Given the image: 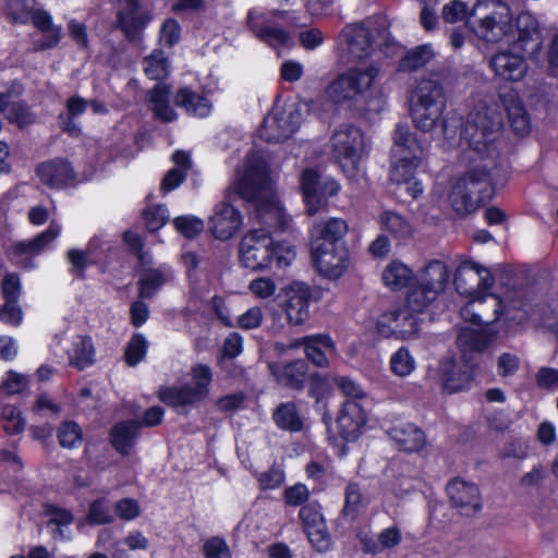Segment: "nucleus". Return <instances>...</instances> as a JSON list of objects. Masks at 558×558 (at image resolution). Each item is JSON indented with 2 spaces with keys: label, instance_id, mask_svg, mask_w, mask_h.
<instances>
[{
  "label": "nucleus",
  "instance_id": "f03ea898",
  "mask_svg": "<svg viewBox=\"0 0 558 558\" xmlns=\"http://www.w3.org/2000/svg\"><path fill=\"white\" fill-rule=\"evenodd\" d=\"M348 231L349 226L341 218L320 220L311 229V258L320 276L338 279L347 271L350 264V251L344 236Z\"/></svg>",
  "mask_w": 558,
  "mask_h": 558
},
{
  "label": "nucleus",
  "instance_id": "412c9836",
  "mask_svg": "<svg viewBox=\"0 0 558 558\" xmlns=\"http://www.w3.org/2000/svg\"><path fill=\"white\" fill-rule=\"evenodd\" d=\"M474 365L449 359L440 364V380L444 391L456 393L466 390L474 380Z\"/></svg>",
  "mask_w": 558,
  "mask_h": 558
},
{
  "label": "nucleus",
  "instance_id": "dca6fc26",
  "mask_svg": "<svg viewBox=\"0 0 558 558\" xmlns=\"http://www.w3.org/2000/svg\"><path fill=\"white\" fill-rule=\"evenodd\" d=\"M366 423L367 415L364 408L355 400H347L342 403L336 418L337 434L347 442L356 441Z\"/></svg>",
  "mask_w": 558,
  "mask_h": 558
},
{
  "label": "nucleus",
  "instance_id": "3c124183",
  "mask_svg": "<svg viewBox=\"0 0 558 558\" xmlns=\"http://www.w3.org/2000/svg\"><path fill=\"white\" fill-rule=\"evenodd\" d=\"M191 374L193 379L192 389L203 401L209 395V387L213 381L211 368L206 364L198 363L192 367Z\"/></svg>",
  "mask_w": 558,
  "mask_h": 558
},
{
  "label": "nucleus",
  "instance_id": "c85d7f7f",
  "mask_svg": "<svg viewBox=\"0 0 558 558\" xmlns=\"http://www.w3.org/2000/svg\"><path fill=\"white\" fill-rule=\"evenodd\" d=\"M343 35L350 53L355 58L364 59L372 54L374 36L363 23L348 25Z\"/></svg>",
  "mask_w": 558,
  "mask_h": 558
},
{
  "label": "nucleus",
  "instance_id": "aec40b11",
  "mask_svg": "<svg viewBox=\"0 0 558 558\" xmlns=\"http://www.w3.org/2000/svg\"><path fill=\"white\" fill-rule=\"evenodd\" d=\"M290 348L303 347L308 361L317 368L329 367V355L336 354L337 348L333 339L329 333H315L304 336L300 339L294 340Z\"/></svg>",
  "mask_w": 558,
  "mask_h": 558
},
{
  "label": "nucleus",
  "instance_id": "5fc2aeb1",
  "mask_svg": "<svg viewBox=\"0 0 558 558\" xmlns=\"http://www.w3.org/2000/svg\"><path fill=\"white\" fill-rule=\"evenodd\" d=\"M95 363V348L92 338L88 336L82 337L81 342L74 350L73 364L78 371L92 366Z\"/></svg>",
  "mask_w": 558,
  "mask_h": 558
},
{
  "label": "nucleus",
  "instance_id": "4d7b16f0",
  "mask_svg": "<svg viewBox=\"0 0 558 558\" xmlns=\"http://www.w3.org/2000/svg\"><path fill=\"white\" fill-rule=\"evenodd\" d=\"M362 499L360 486L356 483H350L345 487L344 506L342 509L343 517L355 520L361 510Z\"/></svg>",
  "mask_w": 558,
  "mask_h": 558
},
{
  "label": "nucleus",
  "instance_id": "37998d69",
  "mask_svg": "<svg viewBox=\"0 0 558 558\" xmlns=\"http://www.w3.org/2000/svg\"><path fill=\"white\" fill-rule=\"evenodd\" d=\"M255 208V217L260 223L269 225L268 219H274L275 225L282 227L284 222L283 210L280 204L270 196L260 195L252 202Z\"/></svg>",
  "mask_w": 558,
  "mask_h": 558
},
{
  "label": "nucleus",
  "instance_id": "774afa93",
  "mask_svg": "<svg viewBox=\"0 0 558 558\" xmlns=\"http://www.w3.org/2000/svg\"><path fill=\"white\" fill-rule=\"evenodd\" d=\"M310 490L303 483L289 486L283 492V500L290 507H303L310 499Z\"/></svg>",
  "mask_w": 558,
  "mask_h": 558
},
{
  "label": "nucleus",
  "instance_id": "a18cd8bd",
  "mask_svg": "<svg viewBox=\"0 0 558 558\" xmlns=\"http://www.w3.org/2000/svg\"><path fill=\"white\" fill-rule=\"evenodd\" d=\"M86 521L92 526L113 523L114 515L111 512L109 499L106 497L94 499L88 506Z\"/></svg>",
  "mask_w": 558,
  "mask_h": 558
},
{
  "label": "nucleus",
  "instance_id": "2f4dec72",
  "mask_svg": "<svg viewBox=\"0 0 558 558\" xmlns=\"http://www.w3.org/2000/svg\"><path fill=\"white\" fill-rule=\"evenodd\" d=\"M381 279L384 286L395 292L410 288L416 281L414 271L399 259L391 260L385 267Z\"/></svg>",
  "mask_w": 558,
  "mask_h": 558
},
{
  "label": "nucleus",
  "instance_id": "bf43d9fd",
  "mask_svg": "<svg viewBox=\"0 0 558 558\" xmlns=\"http://www.w3.org/2000/svg\"><path fill=\"white\" fill-rule=\"evenodd\" d=\"M173 225L177 231L186 239H195L204 231V221L194 216H179L174 218Z\"/></svg>",
  "mask_w": 558,
  "mask_h": 558
},
{
  "label": "nucleus",
  "instance_id": "58836bf2",
  "mask_svg": "<svg viewBox=\"0 0 558 558\" xmlns=\"http://www.w3.org/2000/svg\"><path fill=\"white\" fill-rule=\"evenodd\" d=\"M143 68L147 78L162 82L170 75L169 57L162 49L156 48L143 59Z\"/></svg>",
  "mask_w": 558,
  "mask_h": 558
},
{
  "label": "nucleus",
  "instance_id": "7c9ffc66",
  "mask_svg": "<svg viewBox=\"0 0 558 558\" xmlns=\"http://www.w3.org/2000/svg\"><path fill=\"white\" fill-rule=\"evenodd\" d=\"M389 435L399 445V449L405 452H418L426 445L425 433L411 423L393 426Z\"/></svg>",
  "mask_w": 558,
  "mask_h": 558
},
{
  "label": "nucleus",
  "instance_id": "4468645a",
  "mask_svg": "<svg viewBox=\"0 0 558 558\" xmlns=\"http://www.w3.org/2000/svg\"><path fill=\"white\" fill-rule=\"evenodd\" d=\"M312 291L305 283H295L284 290L280 307L290 326H301L310 318Z\"/></svg>",
  "mask_w": 558,
  "mask_h": 558
},
{
  "label": "nucleus",
  "instance_id": "de8ad7c7",
  "mask_svg": "<svg viewBox=\"0 0 558 558\" xmlns=\"http://www.w3.org/2000/svg\"><path fill=\"white\" fill-rule=\"evenodd\" d=\"M148 351V341L141 332L134 333L124 349V362L129 366L138 365L146 356Z\"/></svg>",
  "mask_w": 558,
  "mask_h": 558
},
{
  "label": "nucleus",
  "instance_id": "a211bd4d",
  "mask_svg": "<svg viewBox=\"0 0 558 558\" xmlns=\"http://www.w3.org/2000/svg\"><path fill=\"white\" fill-rule=\"evenodd\" d=\"M498 96L513 133L519 136L527 135L531 119L519 92L513 87H500Z\"/></svg>",
  "mask_w": 558,
  "mask_h": 558
},
{
  "label": "nucleus",
  "instance_id": "680f3d73",
  "mask_svg": "<svg viewBox=\"0 0 558 558\" xmlns=\"http://www.w3.org/2000/svg\"><path fill=\"white\" fill-rule=\"evenodd\" d=\"M256 478L260 490H274L283 484L286 474L283 470L272 464L267 471L257 473Z\"/></svg>",
  "mask_w": 558,
  "mask_h": 558
},
{
  "label": "nucleus",
  "instance_id": "6e6552de",
  "mask_svg": "<svg viewBox=\"0 0 558 558\" xmlns=\"http://www.w3.org/2000/svg\"><path fill=\"white\" fill-rule=\"evenodd\" d=\"M501 122L486 111L470 114L462 131L469 147L478 154H488L500 131Z\"/></svg>",
  "mask_w": 558,
  "mask_h": 558
},
{
  "label": "nucleus",
  "instance_id": "13d9d810",
  "mask_svg": "<svg viewBox=\"0 0 558 558\" xmlns=\"http://www.w3.org/2000/svg\"><path fill=\"white\" fill-rule=\"evenodd\" d=\"M299 519L302 523L303 531L312 527L323 526L326 522L322 513V508L317 501L307 502L301 507L299 511Z\"/></svg>",
  "mask_w": 558,
  "mask_h": 558
},
{
  "label": "nucleus",
  "instance_id": "b1692460",
  "mask_svg": "<svg viewBox=\"0 0 558 558\" xmlns=\"http://www.w3.org/2000/svg\"><path fill=\"white\" fill-rule=\"evenodd\" d=\"M142 432L136 418L116 422L108 433V441L121 457H130L137 446Z\"/></svg>",
  "mask_w": 558,
  "mask_h": 558
},
{
  "label": "nucleus",
  "instance_id": "1a4fd4ad",
  "mask_svg": "<svg viewBox=\"0 0 558 558\" xmlns=\"http://www.w3.org/2000/svg\"><path fill=\"white\" fill-rule=\"evenodd\" d=\"M267 368L274 381L286 390L301 392L307 385L310 367L303 359L269 361Z\"/></svg>",
  "mask_w": 558,
  "mask_h": 558
},
{
  "label": "nucleus",
  "instance_id": "09e8293b",
  "mask_svg": "<svg viewBox=\"0 0 558 558\" xmlns=\"http://www.w3.org/2000/svg\"><path fill=\"white\" fill-rule=\"evenodd\" d=\"M5 111V119L19 129H24L35 122V117L24 100L9 102Z\"/></svg>",
  "mask_w": 558,
  "mask_h": 558
},
{
  "label": "nucleus",
  "instance_id": "bb28decb",
  "mask_svg": "<svg viewBox=\"0 0 558 558\" xmlns=\"http://www.w3.org/2000/svg\"><path fill=\"white\" fill-rule=\"evenodd\" d=\"M460 179L483 205L490 202L496 194L490 170L485 166L469 169Z\"/></svg>",
  "mask_w": 558,
  "mask_h": 558
},
{
  "label": "nucleus",
  "instance_id": "39448f33",
  "mask_svg": "<svg viewBox=\"0 0 558 558\" xmlns=\"http://www.w3.org/2000/svg\"><path fill=\"white\" fill-rule=\"evenodd\" d=\"M411 116L416 129L428 132L441 120L446 108V94L441 83L421 80L411 94Z\"/></svg>",
  "mask_w": 558,
  "mask_h": 558
},
{
  "label": "nucleus",
  "instance_id": "6e6d98bb",
  "mask_svg": "<svg viewBox=\"0 0 558 558\" xmlns=\"http://www.w3.org/2000/svg\"><path fill=\"white\" fill-rule=\"evenodd\" d=\"M415 368V362L405 347L399 348L390 357V369L393 374L404 377Z\"/></svg>",
  "mask_w": 558,
  "mask_h": 558
},
{
  "label": "nucleus",
  "instance_id": "052dcab7",
  "mask_svg": "<svg viewBox=\"0 0 558 558\" xmlns=\"http://www.w3.org/2000/svg\"><path fill=\"white\" fill-rule=\"evenodd\" d=\"M304 533L306 534L310 544L316 551L326 553L331 549L332 538L328 532L326 522L323 526L305 530Z\"/></svg>",
  "mask_w": 558,
  "mask_h": 558
},
{
  "label": "nucleus",
  "instance_id": "72a5a7b5",
  "mask_svg": "<svg viewBox=\"0 0 558 558\" xmlns=\"http://www.w3.org/2000/svg\"><path fill=\"white\" fill-rule=\"evenodd\" d=\"M496 339L497 332L490 328H465L459 332L457 341L463 352L470 350L472 352L483 353Z\"/></svg>",
  "mask_w": 558,
  "mask_h": 558
},
{
  "label": "nucleus",
  "instance_id": "4be33fe9",
  "mask_svg": "<svg viewBox=\"0 0 558 558\" xmlns=\"http://www.w3.org/2000/svg\"><path fill=\"white\" fill-rule=\"evenodd\" d=\"M268 22L266 14L255 9H251L247 13V28L259 41L272 48L287 47L290 41L289 33L283 28L268 25Z\"/></svg>",
  "mask_w": 558,
  "mask_h": 558
},
{
  "label": "nucleus",
  "instance_id": "ddd939ff",
  "mask_svg": "<svg viewBox=\"0 0 558 558\" xmlns=\"http://www.w3.org/2000/svg\"><path fill=\"white\" fill-rule=\"evenodd\" d=\"M117 12V26L129 41H135L153 21V12L144 10L141 0H123Z\"/></svg>",
  "mask_w": 558,
  "mask_h": 558
},
{
  "label": "nucleus",
  "instance_id": "79ce46f5",
  "mask_svg": "<svg viewBox=\"0 0 558 558\" xmlns=\"http://www.w3.org/2000/svg\"><path fill=\"white\" fill-rule=\"evenodd\" d=\"M438 295L437 290L416 279L407 294V303L412 310L420 314L423 313Z\"/></svg>",
  "mask_w": 558,
  "mask_h": 558
},
{
  "label": "nucleus",
  "instance_id": "e433bc0d",
  "mask_svg": "<svg viewBox=\"0 0 558 558\" xmlns=\"http://www.w3.org/2000/svg\"><path fill=\"white\" fill-rule=\"evenodd\" d=\"M272 421L279 429L298 433L304 427V422L293 401L280 403L272 412Z\"/></svg>",
  "mask_w": 558,
  "mask_h": 558
},
{
  "label": "nucleus",
  "instance_id": "8fccbe9b",
  "mask_svg": "<svg viewBox=\"0 0 558 558\" xmlns=\"http://www.w3.org/2000/svg\"><path fill=\"white\" fill-rule=\"evenodd\" d=\"M3 430L8 435H19L25 429V418L22 411L13 404H4L1 409Z\"/></svg>",
  "mask_w": 558,
  "mask_h": 558
},
{
  "label": "nucleus",
  "instance_id": "f8f14e48",
  "mask_svg": "<svg viewBox=\"0 0 558 558\" xmlns=\"http://www.w3.org/2000/svg\"><path fill=\"white\" fill-rule=\"evenodd\" d=\"M446 493L451 506L461 515L473 517L483 508L478 486L459 476L449 481L446 486Z\"/></svg>",
  "mask_w": 558,
  "mask_h": 558
},
{
  "label": "nucleus",
  "instance_id": "338daca9",
  "mask_svg": "<svg viewBox=\"0 0 558 558\" xmlns=\"http://www.w3.org/2000/svg\"><path fill=\"white\" fill-rule=\"evenodd\" d=\"M22 293L21 277L17 272H8L1 281V294L8 302H19Z\"/></svg>",
  "mask_w": 558,
  "mask_h": 558
},
{
  "label": "nucleus",
  "instance_id": "f257e3e1",
  "mask_svg": "<svg viewBox=\"0 0 558 558\" xmlns=\"http://www.w3.org/2000/svg\"><path fill=\"white\" fill-rule=\"evenodd\" d=\"M378 75L379 68L375 64L351 66L329 82L326 96L336 106H348L354 118L368 119L380 113L386 105L384 95L371 89Z\"/></svg>",
  "mask_w": 558,
  "mask_h": 558
},
{
  "label": "nucleus",
  "instance_id": "2eb2a0df",
  "mask_svg": "<svg viewBox=\"0 0 558 558\" xmlns=\"http://www.w3.org/2000/svg\"><path fill=\"white\" fill-rule=\"evenodd\" d=\"M421 162V154L403 155L390 170L391 182L398 185L399 191L403 189L412 199L418 198L424 192L422 182L415 178Z\"/></svg>",
  "mask_w": 558,
  "mask_h": 558
},
{
  "label": "nucleus",
  "instance_id": "a19ab883",
  "mask_svg": "<svg viewBox=\"0 0 558 558\" xmlns=\"http://www.w3.org/2000/svg\"><path fill=\"white\" fill-rule=\"evenodd\" d=\"M167 278L158 268H145L137 281L138 296L142 300L153 299L166 284Z\"/></svg>",
  "mask_w": 558,
  "mask_h": 558
},
{
  "label": "nucleus",
  "instance_id": "f704fd0d",
  "mask_svg": "<svg viewBox=\"0 0 558 558\" xmlns=\"http://www.w3.org/2000/svg\"><path fill=\"white\" fill-rule=\"evenodd\" d=\"M448 198L452 210L460 217H465L483 206L478 198L473 196L461 179L452 186Z\"/></svg>",
  "mask_w": 558,
  "mask_h": 558
},
{
  "label": "nucleus",
  "instance_id": "9b49d317",
  "mask_svg": "<svg viewBox=\"0 0 558 558\" xmlns=\"http://www.w3.org/2000/svg\"><path fill=\"white\" fill-rule=\"evenodd\" d=\"M452 283L458 294L472 296L477 288L489 289L494 284V278L489 270L481 264L465 259L459 264Z\"/></svg>",
  "mask_w": 558,
  "mask_h": 558
},
{
  "label": "nucleus",
  "instance_id": "69168bd1",
  "mask_svg": "<svg viewBox=\"0 0 558 558\" xmlns=\"http://www.w3.org/2000/svg\"><path fill=\"white\" fill-rule=\"evenodd\" d=\"M307 384L308 397L315 399L317 403L320 402L330 391L328 377L318 372H308Z\"/></svg>",
  "mask_w": 558,
  "mask_h": 558
},
{
  "label": "nucleus",
  "instance_id": "e2e57ef3",
  "mask_svg": "<svg viewBox=\"0 0 558 558\" xmlns=\"http://www.w3.org/2000/svg\"><path fill=\"white\" fill-rule=\"evenodd\" d=\"M204 558H232L227 541L221 536H211L202 546Z\"/></svg>",
  "mask_w": 558,
  "mask_h": 558
},
{
  "label": "nucleus",
  "instance_id": "864d4df0",
  "mask_svg": "<svg viewBox=\"0 0 558 558\" xmlns=\"http://www.w3.org/2000/svg\"><path fill=\"white\" fill-rule=\"evenodd\" d=\"M393 143L402 153L422 154V148L408 125L398 123L393 131Z\"/></svg>",
  "mask_w": 558,
  "mask_h": 558
},
{
  "label": "nucleus",
  "instance_id": "423d86ee",
  "mask_svg": "<svg viewBox=\"0 0 558 558\" xmlns=\"http://www.w3.org/2000/svg\"><path fill=\"white\" fill-rule=\"evenodd\" d=\"M331 147L343 172L348 177H354L364 149L363 131L352 123L341 124L331 136Z\"/></svg>",
  "mask_w": 558,
  "mask_h": 558
},
{
  "label": "nucleus",
  "instance_id": "c756f323",
  "mask_svg": "<svg viewBox=\"0 0 558 558\" xmlns=\"http://www.w3.org/2000/svg\"><path fill=\"white\" fill-rule=\"evenodd\" d=\"M60 234V227L50 223L49 227L43 232L38 233L29 241H19L11 250L14 257H22L24 255H39L48 245L56 240Z\"/></svg>",
  "mask_w": 558,
  "mask_h": 558
},
{
  "label": "nucleus",
  "instance_id": "393cba45",
  "mask_svg": "<svg viewBox=\"0 0 558 558\" xmlns=\"http://www.w3.org/2000/svg\"><path fill=\"white\" fill-rule=\"evenodd\" d=\"M36 174L44 185L58 190L71 185L76 179L72 163L65 159H52L39 163Z\"/></svg>",
  "mask_w": 558,
  "mask_h": 558
},
{
  "label": "nucleus",
  "instance_id": "cd10ccee",
  "mask_svg": "<svg viewBox=\"0 0 558 558\" xmlns=\"http://www.w3.org/2000/svg\"><path fill=\"white\" fill-rule=\"evenodd\" d=\"M157 398L160 402L174 410L191 408L202 401L189 383L160 386L157 391Z\"/></svg>",
  "mask_w": 558,
  "mask_h": 558
},
{
  "label": "nucleus",
  "instance_id": "a878e982",
  "mask_svg": "<svg viewBox=\"0 0 558 558\" xmlns=\"http://www.w3.org/2000/svg\"><path fill=\"white\" fill-rule=\"evenodd\" d=\"M36 29L43 33V38L33 43L36 52L56 48L62 39V26L54 25L52 16L44 9H34L31 21Z\"/></svg>",
  "mask_w": 558,
  "mask_h": 558
},
{
  "label": "nucleus",
  "instance_id": "4c0bfd02",
  "mask_svg": "<svg viewBox=\"0 0 558 558\" xmlns=\"http://www.w3.org/2000/svg\"><path fill=\"white\" fill-rule=\"evenodd\" d=\"M451 280V269L447 263L439 259L428 262L422 275V282L430 286L440 294L449 286Z\"/></svg>",
  "mask_w": 558,
  "mask_h": 558
},
{
  "label": "nucleus",
  "instance_id": "603ef678",
  "mask_svg": "<svg viewBox=\"0 0 558 558\" xmlns=\"http://www.w3.org/2000/svg\"><path fill=\"white\" fill-rule=\"evenodd\" d=\"M65 258L70 264L69 272L75 279L85 280L86 270L90 265L89 254L80 248H70L66 252Z\"/></svg>",
  "mask_w": 558,
  "mask_h": 558
},
{
  "label": "nucleus",
  "instance_id": "7ed1b4c3",
  "mask_svg": "<svg viewBox=\"0 0 558 558\" xmlns=\"http://www.w3.org/2000/svg\"><path fill=\"white\" fill-rule=\"evenodd\" d=\"M482 37L492 43H498L518 33L513 46L521 52L529 51V45L534 43L532 50L541 46V29L537 19L530 12H521L513 21L511 10L507 4H500L497 11L485 15L478 25Z\"/></svg>",
  "mask_w": 558,
  "mask_h": 558
},
{
  "label": "nucleus",
  "instance_id": "49530a36",
  "mask_svg": "<svg viewBox=\"0 0 558 558\" xmlns=\"http://www.w3.org/2000/svg\"><path fill=\"white\" fill-rule=\"evenodd\" d=\"M35 0H5V16L13 25H26L31 21Z\"/></svg>",
  "mask_w": 558,
  "mask_h": 558
},
{
  "label": "nucleus",
  "instance_id": "9d476101",
  "mask_svg": "<svg viewBox=\"0 0 558 558\" xmlns=\"http://www.w3.org/2000/svg\"><path fill=\"white\" fill-rule=\"evenodd\" d=\"M417 314L408 303L390 310L384 313L381 319L378 320V331L386 337L395 336L399 339H408L420 330Z\"/></svg>",
  "mask_w": 558,
  "mask_h": 558
},
{
  "label": "nucleus",
  "instance_id": "0e129e2a",
  "mask_svg": "<svg viewBox=\"0 0 558 558\" xmlns=\"http://www.w3.org/2000/svg\"><path fill=\"white\" fill-rule=\"evenodd\" d=\"M236 191L241 198L252 203L263 194V186L252 173H247L238 181Z\"/></svg>",
  "mask_w": 558,
  "mask_h": 558
},
{
  "label": "nucleus",
  "instance_id": "6ab92c4d",
  "mask_svg": "<svg viewBox=\"0 0 558 558\" xmlns=\"http://www.w3.org/2000/svg\"><path fill=\"white\" fill-rule=\"evenodd\" d=\"M299 118L296 110L288 114L282 112L272 117L267 116L257 129L258 137L266 143H282L298 131Z\"/></svg>",
  "mask_w": 558,
  "mask_h": 558
},
{
  "label": "nucleus",
  "instance_id": "20e7f679",
  "mask_svg": "<svg viewBox=\"0 0 558 558\" xmlns=\"http://www.w3.org/2000/svg\"><path fill=\"white\" fill-rule=\"evenodd\" d=\"M294 251L284 241H275L266 228L251 229L239 244V262L252 271H263L276 263L282 268L290 265Z\"/></svg>",
  "mask_w": 558,
  "mask_h": 558
},
{
  "label": "nucleus",
  "instance_id": "5701e85b",
  "mask_svg": "<svg viewBox=\"0 0 558 558\" xmlns=\"http://www.w3.org/2000/svg\"><path fill=\"white\" fill-rule=\"evenodd\" d=\"M524 53H514L510 50L499 51L492 57L489 65L495 75L501 80L519 82L526 75L529 69Z\"/></svg>",
  "mask_w": 558,
  "mask_h": 558
},
{
  "label": "nucleus",
  "instance_id": "0eeeda50",
  "mask_svg": "<svg viewBox=\"0 0 558 558\" xmlns=\"http://www.w3.org/2000/svg\"><path fill=\"white\" fill-rule=\"evenodd\" d=\"M300 190L305 211L315 216L327 209L329 198L338 195L340 184L333 178H323L317 169L305 168L300 175Z\"/></svg>",
  "mask_w": 558,
  "mask_h": 558
},
{
  "label": "nucleus",
  "instance_id": "473e14b6",
  "mask_svg": "<svg viewBox=\"0 0 558 558\" xmlns=\"http://www.w3.org/2000/svg\"><path fill=\"white\" fill-rule=\"evenodd\" d=\"M174 102L184 108L187 114L196 118H206L210 114L211 102L203 95L196 94L192 88L184 86L177 90Z\"/></svg>",
  "mask_w": 558,
  "mask_h": 558
},
{
  "label": "nucleus",
  "instance_id": "c9c22d12",
  "mask_svg": "<svg viewBox=\"0 0 558 558\" xmlns=\"http://www.w3.org/2000/svg\"><path fill=\"white\" fill-rule=\"evenodd\" d=\"M380 229L399 243L412 236L413 230L408 219L392 210H385L379 216Z\"/></svg>",
  "mask_w": 558,
  "mask_h": 558
},
{
  "label": "nucleus",
  "instance_id": "ea45409f",
  "mask_svg": "<svg viewBox=\"0 0 558 558\" xmlns=\"http://www.w3.org/2000/svg\"><path fill=\"white\" fill-rule=\"evenodd\" d=\"M434 58V50L429 44L418 45L410 49L398 63V71L411 73L424 68Z\"/></svg>",
  "mask_w": 558,
  "mask_h": 558
},
{
  "label": "nucleus",
  "instance_id": "f3484780",
  "mask_svg": "<svg viewBox=\"0 0 558 558\" xmlns=\"http://www.w3.org/2000/svg\"><path fill=\"white\" fill-rule=\"evenodd\" d=\"M243 226L241 211L228 202H220L214 208L208 220V229L213 236L220 241L232 239Z\"/></svg>",
  "mask_w": 558,
  "mask_h": 558
},
{
  "label": "nucleus",
  "instance_id": "c03bdc74",
  "mask_svg": "<svg viewBox=\"0 0 558 558\" xmlns=\"http://www.w3.org/2000/svg\"><path fill=\"white\" fill-rule=\"evenodd\" d=\"M57 440L61 448L77 449L84 440L83 429L73 420L62 421L57 428Z\"/></svg>",
  "mask_w": 558,
  "mask_h": 558
}]
</instances>
